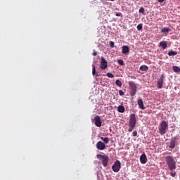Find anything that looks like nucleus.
Here are the masks:
<instances>
[{"label": "nucleus", "instance_id": "obj_1", "mask_svg": "<svg viewBox=\"0 0 180 180\" xmlns=\"http://www.w3.org/2000/svg\"><path fill=\"white\" fill-rule=\"evenodd\" d=\"M165 161L169 169H176V162H175V160H174V158H172V156H166Z\"/></svg>", "mask_w": 180, "mask_h": 180}, {"label": "nucleus", "instance_id": "obj_2", "mask_svg": "<svg viewBox=\"0 0 180 180\" xmlns=\"http://www.w3.org/2000/svg\"><path fill=\"white\" fill-rule=\"evenodd\" d=\"M168 129V124L167 121L162 120L159 125V133L160 134H165L167 133V130Z\"/></svg>", "mask_w": 180, "mask_h": 180}, {"label": "nucleus", "instance_id": "obj_3", "mask_svg": "<svg viewBox=\"0 0 180 180\" xmlns=\"http://www.w3.org/2000/svg\"><path fill=\"white\" fill-rule=\"evenodd\" d=\"M98 160H101L102 161V164L103 167H108V162H109V157L106 155H103L101 154L97 155Z\"/></svg>", "mask_w": 180, "mask_h": 180}, {"label": "nucleus", "instance_id": "obj_4", "mask_svg": "<svg viewBox=\"0 0 180 180\" xmlns=\"http://www.w3.org/2000/svg\"><path fill=\"white\" fill-rule=\"evenodd\" d=\"M121 167L122 165L120 163V161L116 160L114 165L112 166V169L114 172H119V171H120Z\"/></svg>", "mask_w": 180, "mask_h": 180}, {"label": "nucleus", "instance_id": "obj_5", "mask_svg": "<svg viewBox=\"0 0 180 180\" xmlns=\"http://www.w3.org/2000/svg\"><path fill=\"white\" fill-rule=\"evenodd\" d=\"M100 68L101 70H106L108 68V60L103 56L101 57Z\"/></svg>", "mask_w": 180, "mask_h": 180}, {"label": "nucleus", "instance_id": "obj_6", "mask_svg": "<svg viewBox=\"0 0 180 180\" xmlns=\"http://www.w3.org/2000/svg\"><path fill=\"white\" fill-rule=\"evenodd\" d=\"M164 78H165V75L163 74L157 82V86L159 89H161V88H162V85L164 84Z\"/></svg>", "mask_w": 180, "mask_h": 180}, {"label": "nucleus", "instance_id": "obj_7", "mask_svg": "<svg viewBox=\"0 0 180 180\" xmlns=\"http://www.w3.org/2000/svg\"><path fill=\"white\" fill-rule=\"evenodd\" d=\"M129 126H134L136 127V115L131 114L129 116Z\"/></svg>", "mask_w": 180, "mask_h": 180}, {"label": "nucleus", "instance_id": "obj_8", "mask_svg": "<svg viewBox=\"0 0 180 180\" xmlns=\"http://www.w3.org/2000/svg\"><path fill=\"white\" fill-rule=\"evenodd\" d=\"M176 143V136H173L170 139L169 146V148L172 150L173 148H175V143Z\"/></svg>", "mask_w": 180, "mask_h": 180}, {"label": "nucleus", "instance_id": "obj_9", "mask_svg": "<svg viewBox=\"0 0 180 180\" xmlns=\"http://www.w3.org/2000/svg\"><path fill=\"white\" fill-rule=\"evenodd\" d=\"M94 124L97 127H101V126H102V121L101 120V117L99 115H96L94 117Z\"/></svg>", "mask_w": 180, "mask_h": 180}, {"label": "nucleus", "instance_id": "obj_10", "mask_svg": "<svg viewBox=\"0 0 180 180\" xmlns=\"http://www.w3.org/2000/svg\"><path fill=\"white\" fill-rule=\"evenodd\" d=\"M96 148L101 150H105V148H106V145H105L103 142L100 141L96 143Z\"/></svg>", "mask_w": 180, "mask_h": 180}, {"label": "nucleus", "instance_id": "obj_11", "mask_svg": "<svg viewBox=\"0 0 180 180\" xmlns=\"http://www.w3.org/2000/svg\"><path fill=\"white\" fill-rule=\"evenodd\" d=\"M140 161L141 164H146L147 162V156L146 155L145 153H143L140 156Z\"/></svg>", "mask_w": 180, "mask_h": 180}, {"label": "nucleus", "instance_id": "obj_12", "mask_svg": "<svg viewBox=\"0 0 180 180\" xmlns=\"http://www.w3.org/2000/svg\"><path fill=\"white\" fill-rule=\"evenodd\" d=\"M130 51V49H129L128 46H123L122 53V54H127Z\"/></svg>", "mask_w": 180, "mask_h": 180}, {"label": "nucleus", "instance_id": "obj_13", "mask_svg": "<svg viewBox=\"0 0 180 180\" xmlns=\"http://www.w3.org/2000/svg\"><path fill=\"white\" fill-rule=\"evenodd\" d=\"M129 86L131 88V91L137 90V86H136V84H134V82H129Z\"/></svg>", "mask_w": 180, "mask_h": 180}, {"label": "nucleus", "instance_id": "obj_14", "mask_svg": "<svg viewBox=\"0 0 180 180\" xmlns=\"http://www.w3.org/2000/svg\"><path fill=\"white\" fill-rule=\"evenodd\" d=\"M138 105H139L140 109H142V110H144V109H146V107H144V103H143L142 99L138 100Z\"/></svg>", "mask_w": 180, "mask_h": 180}, {"label": "nucleus", "instance_id": "obj_15", "mask_svg": "<svg viewBox=\"0 0 180 180\" xmlns=\"http://www.w3.org/2000/svg\"><path fill=\"white\" fill-rule=\"evenodd\" d=\"M160 46L163 49V50H165L167 47V41H162L160 43Z\"/></svg>", "mask_w": 180, "mask_h": 180}, {"label": "nucleus", "instance_id": "obj_16", "mask_svg": "<svg viewBox=\"0 0 180 180\" xmlns=\"http://www.w3.org/2000/svg\"><path fill=\"white\" fill-rule=\"evenodd\" d=\"M92 67V75H94V77H99V75H98V72H96V68H95V65H93Z\"/></svg>", "mask_w": 180, "mask_h": 180}, {"label": "nucleus", "instance_id": "obj_17", "mask_svg": "<svg viewBox=\"0 0 180 180\" xmlns=\"http://www.w3.org/2000/svg\"><path fill=\"white\" fill-rule=\"evenodd\" d=\"M140 71H148V68L146 65H143L139 68Z\"/></svg>", "mask_w": 180, "mask_h": 180}, {"label": "nucleus", "instance_id": "obj_18", "mask_svg": "<svg viewBox=\"0 0 180 180\" xmlns=\"http://www.w3.org/2000/svg\"><path fill=\"white\" fill-rule=\"evenodd\" d=\"M162 33H169V32H171V29L167 27H163L161 30Z\"/></svg>", "mask_w": 180, "mask_h": 180}, {"label": "nucleus", "instance_id": "obj_19", "mask_svg": "<svg viewBox=\"0 0 180 180\" xmlns=\"http://www.w3.org/2000/svg\"><path fill=\"white\" fill-rule=\"evenodd\" d=\"M118 112H120V113H124V106L119 105L118 106Z\"/></svg>", "mask_w": 180, "mask_h": 180}, {"label": "nucleus", "instance_id": "obj_20", "mask_svg": "<svg viewBox=\"0 0 180 180\" xmlns=\"http://www.w3.org/2000/svg\"><path fill=\"white\" fill-rule=\"evenodd\" d=\"M172 70L174 72H180V68L178 66H173Z\"/></svg>", "mask_w": 180, "mask_h": 180}, {"label": "nucleus", "instance_id": "obj_21", "mask_svg": "<svg viewBox=\"0 0 180 180\" xmlns=\"http://www.w3.org/2000/svg\"><path fill=\"white\" fill-rule=\"evenodd\" d=\"M177 54H178V53L176 51H169L168 53V56H169V57H171L172 56H176Z\"/></svg>", "mask_w": 180, "mask_h": 180}, {"label": "nucleus", "instance_id": "obj_22", "mask_svg": "<svg viewBox=\"0 0 180 180\" xmlns=\"http://www.w3.org/2000/svg\"><path fill=\"white\" fill-rule=\"evenodd\" d=\"M170 171H171L170 175L173 178H175V176H176V172H175V169H170Z\"/></svg>", "mask_w": 180, "mask_h": 180}, {"label": "nucleus", "instance_id": "obj_23", "mask_svg": "<svg viewBox=\"0 0 180 180\" xmlns=\"http://www.w3.org/2000/svg\"><path fill=\"white\" fill-rule=\"evenodd\" d=\"M101 140H102L103 141H104V143L105 144H108V143H109V139L108 137L103 138V137H101Z\"/></svg>", "mask_w": 180, "mask_h": 180}, {"label": "nucleus", "instance_id": "obj_24", "mask_svg": "<svg viewBox=\"0 0 180 180\" xmlns=\"http://www.w3.org/2000/svg\"><path fill=\"white\" fill-rule=\"evenodd\" d=\"M115 84L117 85V86H122V82L117 79L115 81Z\"/></svg>", "mask_w": 180, "mask_h": 180}, {"label": "nucleus", "instance_id": "obj_25", "mask_svg": "<svg viewBox=\"0 0 180 180\" xmlns=\"http://www.w3.org/2000/svg\"><path fill=\"white\" fill-rule=\"evenodd\" d=\"M117 63L120 65H124V62H123V60L122 59H118Z\"/></svg>", "mask_w": 180, "mask_h": 180}, {"label": "nucleus", "instance_id": "obj_26", "mask_svg": "<svg viewBox=\"0 0 180 180\" xmlns=\"http://www.w3.org/2000/svg\"><path fill=\"white\" fill-rule=\"evenodd\" d=\"M136 28L138 30H141V29H143V24H139Z\"/></svg>", "mask_w": 180, "mask_h": 180}, {"label": "nucleus", "instance_id": "obj_27", "mask_svg": "<svg viewBox=\"0 0 180 180\" xmlns=\"http://www.w3.org/2000/svg\"><path fill=\"white\" fill-rule=\"evenodd\" d=\"M136 92H137V90H131V96H134V95H136Z\"/></svg>", "mask_w": 180, "mask_h": 180}, {"label": "nucleus", "instance_id": "obj_28", "mask_svg": "<svg viewBox=\"0 0 180 180\" xmlns=\"http://www.w3.org/2000/svg\"><path fill=\"white\" fill-rule=\"evenodd\" d=\"M134 127H134V126H129V129H128V131H129V132L133 131V130H134Z\"/></svg>", "mask_w": 180, "mask_h": 180}, {"label": "nucleus", "instance_id": "obj_29", "mask_svg": "<svg viewBox=\"0 0 180 180\" xmlns=\"http://www.w3.org/2000/svg\"><path fill=\"white\" fill-rule=\"evenodd\" d=\"M110 47H111V49H113V47H115V42L113 41H110Z\"/></svg>", "mask_w": 180, "mask_h": 180}, {"label": "nucleus", "instance_id": "obj_30", "mask_svg": "<svg viewBox=\"0 0 180 180\" xmlns=\"http://www.w3.org/2000/svg\"><path fill=\"white\" fill-rule=\"evenodd\" d=\"M107 77H108V78H113V74L108 72L107 73Z\"/></svg>", "mask_w": 180, "mask_h": 180}, {"label": "nucleus", "instance_id": "obj_31", "mask_svg": "<svg viewBox=\"0 0 180 180\" xmlns=\"http://www.w3.org/2000/svg\"><path fill=\"white\" fill-rule=\"evenodd\" d=\"M139 13H144V8H141L140 9H139Z\"/></svg>", "mask_w": 180, "mask_h": 180}, {"label": "nucleus", "instance_id": "obj_32", "mask_svg": "<svg viewBox=\"0 0 180 180\" xmlns=\"http://www.w3.org/2000/svg\"><path fill=\"white\" fill-rule=\"evenodd\" d=\"M119 95H120V96H123V95H124V92H123L122 90H120V91H119Z\"/></svg>", "mask_w": 180, "mask_h": 180}, {"label": "nucleus", "instance_id": "obj_33", "mask_svg": "<svg viewBox=\"0 0 180 180\" xmlns=\"http://www.w3.org/2000/svg\"><path fill=\"white\" fill-rule=\"evenodd\" d=\"M133 136H137V131H133Z\"/></svg>", "mask_w": 180, "mask_h": 180}, {"label": "nucleus", "instance_id": "obj_34", "mask_svg": "<svg viewBox=\"0 0 180 180\" xmlns=\"http://www.w3.org/2000/svg\"><path fill=\"white\" fill-rule=\"evenodd\" d=\"M93 56H94V57H96V56H97L98 55V53H96V51H94V52H93Z\"/></svg>", "mask_w": 180, "mask_h": 180}, {"label": "nucleus", "instance_id": "obj_35", "mask_svg": "<svg viewBox=\"0 0 180 180\" xmlns=\"http://www.w3.org/2000/svg\"><path fill=\"white\" fill-rule=\"evenodd\" d=\"M115 16H117V17L122 16V13H116V14H115Z\"/></svg>", "mask_w": 180, "mask_h": 180}, {"label": "nucleus", "instance_id": "obj_36", "mask_svg": "<svg viewBox=\"0 0 180 180\" xmlns=\"http://www.w3.org/2000/svg\"><path fill=\"white\" fill-rule=\"evenodd\" d=\"M164 1H165V0H158V2L162 3V2H164Z\"/></svg>", "mask_w": 180, "mask_h": 180}]
</instances>
